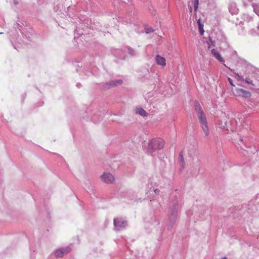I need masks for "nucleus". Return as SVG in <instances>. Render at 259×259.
<instances>
[{
    "label": "nucleus",
    "instance_id": "5",
    "mask_svg": "<svg viewBox=\"0 0 259 259\" xmlns=\"http://www.w3.org/2000/svg\"><path fill=\"white\" fill-rule=\"evenodd\" d=\"M127 222L122 218H116L114 220V225L117 230H120L127 226Z\"/></svg>",
    "mask_w": 259,
    "mask_h": 259
},
{
    "label": "nucleus",
    "instance_id": "7",
    "mask_svg": "<svg viewBox=\"0 0 259 259\" xmlns=\"http://www.w3.org/2000/svg\"><path fill=\"white\" fill-rule=\"evenodd\" d=\"M101 179L106 183H111L114 181V177L110 173H104L102 176Z\"/></svg>",
    "mask_w": 259,
    "mask_h": 259
},
{
    "label": "nucleus",
    "instance_id": "10",
    "mask_svg": "<svg viewBox=\"0 0 259 259\" xmlns=\"http://www.w3.org/2000/svg\"><path fill=\"white\" fill-rule=\"evenodd\" d=\"M155 60L157 64L158 65L165 66L166 64L165 59L159 55L156 56Z\"/></svg>",
    "mask_w": 259,
    "mask_h": 259
},
{
    "label": "nucleus",
    "instance_id": "13",
    "mask_svg": "<svg viewBox=\"0 0 259 259\" xmlns=\"http://www.w3.org/2000/svg\"><path fill=\"white\" fill-rule=\"evenodd\" d=\"M197 23L200 33L201 35H203L204 33L203 24L201 23L200 19H198Z\"/></svg>",
    "mask_w": 259,
    "mask_h": 259
},
{
    "label": "nucleus",
    "instance_id": "24",
    "mask_svg": "<svg viewBox=\"0 0 259 259\" xmlns=\"http://www.w3.org/2000/svg\"><path fill=\"white\" fill-rule=\"evenodd\" d=\"M155 192L156 193L157 192H158V190H155Z\"/></svg>",
    "mask_w": 259,
    "mask_h": 259
},
{
    "label": "nucleus",
    "instance_id": "3",
    "mask_svg": "<svg viewBox=\"0 0 259 259\" xmlns=\"http://www.w3.org/2000/svg\"><path fill=\"white\" fill-rule=\"evenodd\" d=\"M163 143L159 140L152 139L149 143L148 148L152 150H156L162 148Z\"/></svg>",
    "mask_w": 259,
    "mask_h": 259
},
{
    "label": "nucleus",
    "instance_id": "2",
    "mask_svg": "<svg viewBox=\"0 0 259 259\" xmlns=\"http://www.w3.org/2000/svg\"><path fill=\"white\" fill-rule=\"evenodd\" d=\"M221 114V126L224 127L226 125H227L229 120H230V124L234 127V129L236 130L237 128V121L236 119L233 118V114L232 113L226 115L225 113L222 112Z\"/></svg>",
    "mask_w": 259,
    "mask_h": 259
},
{
    "label": "nucleus",
    "instance_id": "17",
    "mask_svg": "<svg viewBox=\"0 0 259 259\" xmlns=\"http://www.w3.org/2000/svg\"><path fill=\"white\" fill-rule=\"evenodd\" d=\"M244 81L247 84L254 85L253 82H252V80H251V79L250 78H249L248 77H246L244 79Z\"/></svg>",
    "mask_w": 259,
    "mask_h": 259
},
{
    "label": "nucleus",
    "instance_id": "23",
    "mask_svg": "<svg viewBox=\"0 0 259 259\" xmlns=\"http://www.w3.org/2000/svg\"><path fill=\"white\" fill-rule=\"evenodd\" d=\"M222 259H228L226 257H224L223 258H222Z\"/></svg>",
    "mask_w": 259,
    "mask_h": 259
},
{
    "label": "nucleus",
    "instance_id": "19",
    "mask_svg": "<svg viewBox=\"0 0 259 259\" xmlns=\"http://www.w3.org/2000/svg\"><path fill=\"white\" fill-rule=\"evenodd\" d=\"M237 79L239 80H242V81L244 80V78H243V76H242L241 75H237Z\"/></svg>",
    "mask_w": 259,
    "mask_h": 259
},
{
    "label": "nucleus",
    "instance_id": "4",
    "mask_svg": "<svg viewBox=\"0 0 259 259\" xmlns=\"http://www.w3.org/2000/svg\"><path fill=\"white\" fill-rule=\"evenodd\" d=\"M71 251L70 247L67 246L62 247L57 249L54 253V255L56 258L62 257L65 254H67Z\"/></svg>",
    "mask_w": 259,
    "mask_h": 259
},
{
    "label": "nucleus",
    "instance_id": "6",
    "mask_svg": "<svg viewBox=\"0 0 259 259\" xmlns=\"http://www.w3.org/2000/svg\"><path fill=\"white\" fill-rule=\"evenodd\" d=\"M236 93L237 96L244 98H249L251 95L250 92L242 89H237L236 90Z\"/></svg>",
    "mask_w": 259,
    "mask_h": 259
},
{
    "label": "nucleus",
    "instance_id": "12",
    "mask_svg": "<svg viewBox=\"0 0 259 259\" xmlns=\"http://www.w3.org/2000/svg\"><path fill=\"white\" fill-rule=\"evenodd\" d=\"M252 7L253 9V12L259 16V4L253 3Z\"/></svg>",
    "mask_w": 259,
    "mask_h": 259
},
{
    "label": "nucleus",
    "instance_id": "9",
    "mask_svg": "<svg viewBox=\"0 0 259 259\" xmlns=\"http://www.w3.org/2000/svg\"><path fill=\"white\" fill-rule=\"evenodd\" d=\"M229 12L233 15L237 14L239 12L236 4L235 3H230L229 6Z\"/></svg>",
    "mask_w": 259,
    "mask_h": 259
},
{
    "label": "nucleus",
    "instance_id": "8",
    "mask_svg": "<svg viewBox=\"0 0 259 259\" xmlns=\"http://www.w3.org/2000/svg\"><path fill=\"white\" fill-rule=\"evenodd\" d=\"M211 54H212L214 57L220 62L223 63L225 66V64H224L225 60L219 52L214 49H211Z\"/></svg>",
    "mask_w": 259,
    "mask_h": 259
},
{
    "label": "nucleus",
    "instance_id": "16",
    "mask_svg": "<svg viewBox=\"0 0 259 259\" xmlns=\"http://www.w3.org/2000/svg\"><path fill=\"white\" fill-rule=\"evenodd\" d=\"M193 3H194V11H196L198 9V0H194Z\"/></svg>",
    "mask_w": 259,
    "mask_h": 259
},
{
    "label": "nucleus",
    "instance_id": "15",
    "mask_svg": "<svg viewBox=\"0 0 259 259\" xmlns=\"http://www.w3.org/2000/svg\"><path fill=\"white\" fill-rule=\"evenodd\" d=\"M243 19L246 22H250L252 20V18L248 14H244L243 15Z\"/></svg>",
    "mask_w": 259,
    "mask_h": 259
},
{
    "label": "nucleus",
    "instance_id": "22",
    "mask_svg": "<svg viewBox=\"0 0 259 259\" xmlns=\"http://www.w3.org/2000/svg\"><path fill=\"white\" fill-rule=\"evenodd\" d=\"M208 44V48H209L210 47V45L209 44V43H207Z\"/></svg>",
    "mask_w": 259,
    "mask_h": 259
},
{
    "label": "nucleus",
    "instance_id": "1",
    "mask_svg": "<svg viewBox=\"0 0 259 259\" xmlns=\"http://www.w3.org/2000/svg\"><path fill=\"white\" fill-rule=\"evenodd\" d=\"M194 107L196 111L197 112V115L199 120V122L201 124V127L205 136H207L209 135V127L207 124V122L206 119L205 115L202 110L201 106L199 103L195 101L194 103Z\"/></svg>",
    "mask_w": 259,
    "mask_h": 259
},
{
    "label": "nucleus",
    "instance_id": "14",
    "mask_svg": "<svg viewBox=\"0 0 259 259\" xmlns=\"http://www.w3.org/2000/svg\"><path fill=\"white\" fill-rule=\"evenodd\" d=\"M122 82V80L121 79L113 80L110 82V84L111 86H115L117 84H120Z\"/></svg>",
    "mask_w": 259,
    "mask_h": 259
},
{
    "label": "nucleus",
    "instance_id": "21",
    "mask_svg": "<svg viewBox=\"0 0 259 259\" xmlns=\"http://www.w3.org/2000/svg\"><path fill=\"white\" fill-rule=\"evenodd\" d=\"M192 7L191 6L190 8V10L191 12L192 11Z\"/></svg>",
    "mask_w": 259,
    "mask_h": 259
},
{
    "label": "nucleus",
    "instance_id": "18",
    "mask_svg": "<svg viewBox=\"0 0 259 259\" xmlns=\"http://www.w3.org/2000/svg\"><path fill=\"white\" fill-rule=\"evenodd\" d=\"M228 81H229V83L233 87H235V85L233 84V80L230 77L228 78Z\"/></svg>",
    "mask_w": 259,
    "mask_h": 259
},
{
    "label": "nucleus",
    "instance_id": "25",
    "mask_svg": "<svg viewBox=\"0 0 259 259\" xmlns=\"http://www.w3.org/2000/svg\"><path fill=\"white\" fill-rule=\"evenodd\" d=\"M257 29H258V30H259V24H258V25H257Z\"/></svg>",
    "mask_w": 259,
    "mask_h": 259
},
{
    "label": "nucleus",
    "instance_id": "11",
    "mask_svg": "<svg viewBox=\"0 0 259 259\" xmlns=\"http://www.w3.org/2000/svg\"><path fill=\"white\" fill-rule=\"evenodd\" d=\"M136 113L143 116H146L147 115V113L146 111L142 108H137L136 109Z\"/></svg>",
    "mask_w": 259,
    "mask_h": 259
},
{
    "label": "nucleus",
    "instance_id": "20",
    "mask_svg": "<svg viewBox=\"0 0 259 259\" xmlns=\"http://www.w3.org/2000/svg\"><path fill=\"white\" fill-rule=\"evenodd\" d=\"M211 46H213V47L215 46V45L214 44V42L212 40H211Z\"/></svg>",
    "mask_w": 259,
    "mask_h": 259
}]
</instances>
